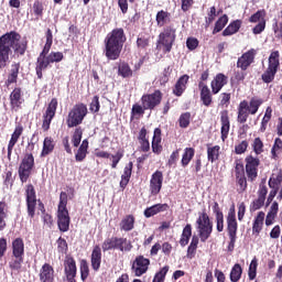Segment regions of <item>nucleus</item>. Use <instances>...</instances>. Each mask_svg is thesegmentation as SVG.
Instances as JSON below:
<instances>
[{
  "mask_svg": "<svg viewBox=\"0 0 282 282\" xmlns=\"http://www.w3.org/2000/svg\"><path fill=\"white\" fill-rule=\"evenodd\" d=\"M218 14L219 13H217V8L210 7L209 12L207 13V18H205V28H210L213 21L217 19Z\"/></svg>",
  "mask_w": 282,
  "mask_h": 282,
  "instance_id": "obj_59",
  "label": "nucleus"
},
{
  "mask_svg": "<svg viewBox=\"0 0 282 282\" xmlns=\"http://www.w3.org/2000/svg\"><path fill=\"white\" fill-rule=\"evenodd\" d=\"M149 265H151V260L144 258V256L140 254L134 258L131 264V272L134 276H142L149 272Z\"/></svg>",
  "mask_w": 282,
  "mask_h": 282,
  "instance_id": "obj_14",
  "label": "nucleus"
},
{
  "mask_svg": "<svg viewBox=\"0 0 282 282\" xmlns=\"http://www.w3.org/2000/svg\"><path fill=\"white\" fill-rule=\"evenodd\" d=\"M25 195L28 215L31 219H34V215H36V189H34V185H26Z\"/></svg>",
  "mask_w": 282,
  "mask_h": 282,
  "instance_id": "obj_16",
  "label": "nucleus"
},
{
  "mask_svg": "<svg viewBox=\"0 0 282 282\" xmlns=\"http://www.w3.org/2000/svg\"><path fill=\"white\" fill-rule=\"evenodd\" d=\"M246 162V173L249 182H256L257 177H259V164H261V160L254 158L252 155H248L245 159Z\"/></svg>",
  "mask_w": 282,
  "mask_h": 282,
  "instance_id": "obj_15",
  "label": "nucleus"
},
{
  "mask_svg": "<svg viewBox=\"0 0 282 282\" xmlns=\"http://www.w3.org/2000/svg\"><path fill=\"white\" fill-rule=\"evenodd\" d=\"M221 153V147L219 145H212L210 143L207 144V160L212 164L219 160V155Z\"/></svg>",
  "mask_w": 282,
  "mask_h": 282,
  "instance_id": "obj_36",
  "label": "nucleus"
},
{
  "mask_svg": "<svg viewBox=\"0 0 282 282\" xmlns=\"http://www.w3.org/2000/svg\"><path fill=\"white\" fill-rule=\"evenodd\" d=\"M87 113H89V110L84 102L75 104L68 111L66 118V124L68 129H74V127H80L85 118H87Z\"/></svg>",
  "mask_w": 282,
  "mask_h": 282,
  "instance_id": "obj_5",
  "label": "nucleus"
},
{
  "mask_svg": "<svg viewBox=\"0 0 282 282\" xmlns=\"http://www.w3.org/2000/svg\"><path fill=\"white\" fill-rule=\"evenodd\" d=\"M198 89L200 91V102L204 107H210L213 105V91L204 82H198Z\"/></svg>",
  "mask_w": 282,
  "mask_h": 282,
  "instance_id": "obj_23",
  "label": "nucleus"
},
{
  "mask_svg": "<svg viewBox=\"0 0 282 282\" xmlns=\"http://www.w3.org/2000/svg\"><path fill=\"white\" fill-rule=\"evenodd\" d=\"M83 140V128L78 127L75 129L73 137H72V143L75 148L80 147V142Z\"/></svg>",
  "mask_w": 282,
  "mask_h": 282,
  "instance_id": "obj_57",
  "label": "nucleus"
},
{
  "mask_svg": "<svg viewBox=\"0 0 282 282\" xmlns=\"http://www.w3.org/2000/svg\"><path fill=\"white\" fill-rule=\"evenodd\" d=\"M265 21V10H258L249 18V23H261Z\"/></svg>",
  "mask_w": 282,
  "mask_h": 282,
  "instance_id": "obj_61",
  "label": "nucleus"
},
{
  "mask_svg": "<svg viewBox=\"0 0 282 282\" xmlns=\"http://www.w3.org/2000/svg\"><path fill=\"white\" fill-rule=\"evenodd\" d=\"M22 135H23V126L20 123L15 126L11 134V138L9 140L8 154H7L8 160H12V151H14V147H17V142H19Z\"/></svg>",
  "mask_w": 282,
  "mask_h": 282,
  "instance_id": "obj_19",
  "label": "nucleus"
},
{
  "mask_svg": "<svg viewBox=\"0 0 282 282\" xmlns=\"http://www.w3.org/2000/svg\"><path fill=\"white\" fill-rule=\"evenodd\" d=\"M276 72L272 68H267L264 73L261 75L262 82L265 83L267 85H270V83L274 82V78L276 76Z\"/></svg>",
  "mask_w": 282,
  "mask_h": 282,
  "instance_id": "obj_53",
  "label": "nucleus"
},
{
  "mask_svg": "<svg viewBox=\"0 0 282 282\" xmlns=\"http://www.w3.org/2000/svg\"><path fill=\"white\" fill-rule=\"evenodd\" d=\"M28 39L22 37L19 32L11 31L0 36V69H6L10 63V54L25 56L28 52Z\"/></svg>",
  "mask_w": 282,
  "mask_h": 282,
  "instance_id": "obj_1",
  "label": "nucleus"
},
{
  "mask_svg": "<svg viewBox=\"0 0 282 282\" xmlns=\"http://www.w3.org/2000/svg\"><path fill=\"white\" fill-rule=\"evenodd\" d=\"M237 230H239V224L237 223V213L235 207L230 208L227 215V232L229 237L228 250L232 252L235 250V243H237Z\"/></svg>",
  "mask_w": 282,
  "mask_h": 282,
  "instance_id": "obj_8",
  "label": "nucleus"
},
{
  "mask_svg": "<svg viewBox=\"0 0 282 282\" xmlns=\"http://www.w3.org/2000/svg\"><path fill=\"white\" fill-rule=\"evenodd\" d=\"M79 270L82 281L86 282L89 276V263H87V260L80 261Z\"/></svg>",
  "mask_w": 282,
  "mask_h": 282,
  "instance_id": "obj_60",
  "label": "nucleus"
},
{
  "mask_svg": "<svg viewBox=\"0 0 282 282\" xmlns=\"http://www.w3.org/2000/svg\"><path fill=\"white\" fill-rule=\"evenodd\" d=\"M226 25H228V15L224 14L216 21L213 34H219V32H221V30H224Z\"/></svg>",
  "mask_w": 282,
  "mask_h": 282,
  "instance_id": "obj_51",
  "label": "nucleus"
},
{
  "mask_svg": "<svg viewBox=\"0 0 282 282\" xmlns=\"http://www.w3.org/2000/svg\"><path fill=\"white\" fill-rule=\"evenodd\" d=\"M220 138L223 142H226L230 133V116L228 115V110L220 111Z\"/></svg>",
  "mask_w": 282,
  "mask_h": 282,
  "instance_id": "obj_22",
  "label": "nucleus"
},
{
  "mask_svg": "<svg viewBox=\"0 0 282 282\" xmlns=\"http://www.w3.org/2000/svg\"><path fill=\"white\" fill-rule=\"evenodd\" d=\"M56 109H58V99L52 98L42 116V130L44 132L50 131L52 121L56 118Z\"/></svg>",
  "mask_w": 282,
  "mask_h": 282,
  "instance_id": "obj_11",
  "label": "nucleus"
},
{
  "mask_svg": "<svg viewBox=\"0 0 282 282\" xmlns=\"http://www.w3.org/2000/svg\"><path fill=\"white\" fill-rule=\"evenodd\" d=\"M118 76H121V78H132L133 77V69H131V66L127 62H121L118 65Z\"/></svg>",
  "mask_w": 282,
  "mask_h": 282,
  "instance_id": "obj_43",
  "label": "nucleus"
},
{
  "mask_svg": "<svg viewBox=\"0 0 282 282\" xmlns=\"http://www.w3.org/2000/svg\"><path fill=\"white\" fill-rule=\"evenodd\" d=\"M196 225V228L198 230V237L202 243H206V241H208V239H210V236L213 235V221L210 220V216H208V213H206V209H203V212L198 214Z\"/></svg>",
  "mask_w": 282,
  "mask_h": 282,
  "instance_id": "obj_6",
  "label": "nucleus"
},
{
  "mask_svg": "<svg viewBox=\"0 0 282 282\" xmlns=\"http://www.w3.org/2000/svg\"><path fill=\"white\" fill-rule=\"evenodd\" d=\"M101 263H102V249H100V246L96 245L93 248L91 256H90V264L94 272H98V270H100Z\"/></svg>",
  "mask_w": 282,
  "mask_h": 282,
  "instance_id": "obj_24",
  "label": "nucleus"
},
{
  "mask_svg": "<svg viewBox=\"0 0 282 282\" xmlns=\"http://www.w3.org/2000/svg\"><path fill=\"white\" fill-rule=\"evenodd\" d=\"M33 169H34V154L32 153L24 154V158L22 159L18 170L20 182H22V184H25V182L30 180V175H32Z\"/></svg>",
  "mask_w": 282,
  "mask_h": 282,
  "instance_id": "obj_9",
  "label": "nucleus"
},
{
  "mask_svg": "<svg viewBox=\"0 0 282 282\" xmlns=\"http://www.w3.org/2000/svg\"><path fill=\"white\" fill-rule=\"evenodd\" d=\"M89 111L91 113H98L100 111V97L98 95H95L91 99V102L89 105Z\"/></svg>",
  "mask_w": 282,
  "mask_h": 282,
  "instance_id": "obj_63",
  "label": "nucleus"
},
{
  "mask_svg": "<svg viewBox=\"0 0 282 282\" xmlns=\"http://www.w3.org/2000/svg\"><path fill=\"white\" fill-rule=\"evenodd\" d=\"M191 237H193V226L191 224H187L183 228L181 239L178 241L180 246H182V248H185V246H188V241H191Z\"/></svg>",
  "mask_w": 282,
  "mask_h": 282,
  "instance_id": "obj_38",
  "label": "nucleus"
},
{
  "mask_svg": "<svg viewBox=\"0 0 282 282\" xmlns=\"http://www.w3.org/2000/svg\"><path fill=\"white\" fill-rule=\"evenodd\" d=\"M252 149L256 155H261V153H263V141L261 140V138L258 137L253 140Z\"/></svg>",
  "mask_w": 282,
  "mask_h": 282,
  "instance_id": "obj_64",
  "label": "nucleus"
},
{
  "mask_svg": "<svg viewBox=\"0 0 282 282\" xmlns=\"http://www.w3.org/2000/svg\"><path fill=\"white\" fill-rule=\"evenodd\" d=\"M127 43V34H124V29L117 28L109 32L105 40V56L108 61H118L120 54H122V47Z\"/></svg>",
  "mask_w": 282,
  "mask_h": 282,
  "instance_id": "obj_2",
  "label": "nucleus"
},
{
  "mask_svg": "<svg viewBox=\"0 0 282 282\" xmlns=\"http://www.w3.org/2000/svg\"><path fill=\"white\" fill-rule=\"evenodd\" d=\"M188 75H182L174 85L173 94L180 98L185 91L189 80Z\"/></svg>",
  "mask_w": 282,
  "mask_h": 282,
  "instance_id": "obj_27",
  "label": "nucleus"
},
{
  "mask_svg": "<svg viewBox=\"0 0 282 282\" xmlns=\"http://www.w3.org/2000/svg\"><path fill=\"white\" fill-rule=\"evenodd\" d=\"M147 110L148 109L144 108L143 106H141L139 104H134L131 109L130 120H133L134 118H135V120H140V118H142L144 116V111H147Z\"/></svg>",
  "mask_w": 282,
  "mask_h": 282,
  "instance_id": "obj_49",
  "label": "nucleus"
},
{
  "mask_svg": "<svg viewBox=\"0 0 282 282\" xmlns=\"http://www.w3.org/2000/svg\"><path fill=\"white\" fill-rule=\"evenodd\" d=\"M234 173L236 177L237 193H246V191H248V178L246 177V167L243 166V163L236 161Z\"/></svg>",
  "mask_w": 282,
  "mask_h": 282,
  "instance_id": "obj_12",
  "label": "nucleus"
},
{
  "mask_svg": "<svg viewBox=\"0 0 282 282\" xmlns=\"http://www.w3.org/2000/svg\"><path fill=\"white\" fill-rule=\"evenodd\" d=\"M166 274H169V265L163 267L159 272H156L152 282H164Z\"/></svg>",
  "mask_w": 282,
  "mask_h": 282,
  "instance_id": "obj_62",
  "label": "nucleus"
},
{
  "mask_svg": "<svg viewBox=\"0 0 282 282\" xmlns=\"http://www.w3.org/2000/svg\"><path fill=\"white\" fill-rule=\"evenodd\" d=\"M39 276L41 282H54V267L50 263H44L40 269Z\"/></svg>",
  "mask_w": 282,
  "mask_h": 282,
  "instance_id": "obj_26",
  "label": "nucleus"
},
{
  "mask_svg": "<svg viewBox=\"0 0 282 282\" xmlns=\"http://www.w3.org/2000/svg\"><path fill=\"white\" fill-rule=\"evenodd\" d=\"M281 19V21H279ZM279 19H273L272 30L275 39L281 41L282 39V11L279 15Z\"/></svg>",
  "mask_w": 282,
  "mask_h": 282,
  "instance_id": "obj_48",
  "label": "nucleus"
},
{
  "mask_svg": "<svg viewBox=\"0 0 282 282\" xmlns=\"http://www.w3.org/2000/svg\"><path fill=\"white\" fill-rule=\"evenodd\" d=\"M50 51L42 50L35 63V74L39 80H43V72L52 67V59H50Z\"/></svg>",
  "mask_w": 282,
  "mask_h": 282,
  "instance_id": "obj_13",
  "label": "nucleus"
},
{
  "mask_svg": "<svg viewBox=\"0 0 282 282\" xmlns=\"http://www.w3.org/2000/svg\"><path fill=\"white\" fill-rule=\"evenodd\" d=\"M281 184H282V170L274 169L269 178L268 186L269 188H281Z\"/></svg>",
  "mask_w": 282,
  "mask_h": 282,
  "instance_id": "obj_31",
  "label": "nucleus"
},
{
  "mask_svg": "<svg viewBox=\"0 0 282 282\" xmlns=\"http://www.w3.org/2000/svg\"><path fill=\"white\" fill-rule=\"evenodd\" d=\"M12 257H25V242L23 238H15L12 241Z\"/></svg>",
  "mask_w": 282,
  "mask_h": 282,
  "instance_id": "obj_30",
  "label": "nucleus"
},
{
  "mask_svg": "<svg viewBox=\"0 0 282 282\" xmlns=\"http://www.w3.org/2000/svg\"><path fill=\"white\" fill-rule=\"evenodd\" d=\"M9 100H10L11 109L13 111H19L21 106L24 102V100H23V91H22L21 87H15L11 91V94L9 96Z\"/></svg>",
  "mask_w": 282,
  "mask_h": 282,
  "instance_id": "obj_20",
  "label": "nucleus"
},
{
  "mask_svg": "<svg viewBox=\"0 0 282 282\" xmlns=\"http://www.w3.org/2000/svg\"><path fill=\"white\" fill-rule=\"evenodd\" d=\"M23 257L13 256V258L9 261L11 274H21V270H23Z\"/></svg>",
  "mask_w": 282,
  "mask_h": 282,
  "instance_id": "obj_34",
  "label": "nucleus"
},
{
  "mask_svg": "<svg viewBox=\"0 0 282 282\" xmlns=\"http://www.w3.org/2000/svg\"><path fill=\"white\" fill-rule=\"evenodd\" d=\"M33 14L36 17V19L43 18V12H45V7L43 6V2L40 0H35L32 6Z\"/></svg>",
  "mask_w": 282,
  "mask_h": 282,
  "instance_id": "obj_55",
  "label": "nucleus"
},
{
  "mask_svg": "<svg viewBox=\"0 0 282 282\" xmlns=\"http://www.w3.org/2000/svg\"><path fill=\"white\" fill-rule=\"evenodd\" d=\"M158 28H164L166 23L171 22V13L169 11L160 10L155 17Z\"/></svg>",
  "mask_w": 282,
  "mask_h": 282,
  "instance_id": "obj_42",
  "label": "nucleus"
},
{
  "mask_svg": "<svg viewBox=\"0 0 282 282\" xmlns=\"http://www.w3.org/2000/svg\"><path fill=\"white\" fill-rule=\"evenodd\" d=\"M133 245L127 238L112 236L106 238L101 245L102 252H109V250H119L120 252H131Z\"/></svg>",
  "mask_w": 282,
  "mask_h": 282,
  "instance_id": "obj_7",
  "label": "nucleus"
},
{
  "mask_svg": "<svg viewBox=\"0 0 282 282\" xmlns=\"http://www.w3.org/2000/svg\"><path fill=\"white\" fill-rule=\"evenodd\" d=\"M163 97L164 94H162V90L156 89L151 94L142 95L141 105L144 107V109L153 111L156 107H160V105H162Z\"/></svg>",
  "mask_w": 282,
  "mask_h": 282,
  "instance_id": "obj_10",
  "label": "nucleus"
},
{
  "mask_svg": "<svg viewBox=\"0 0 282 282\" xmlns=\"http://www.w3.org/2000/svg\"><path fill=\"white\" fill-rule=\"evenodd\" d=\"M197 246H199V237L193 236L192 241L187 248V259H195V254H197Z\"/></svg>",
  "mask_w": 282,
  "mask_h": 282,
  "instance_id": "obj_46",
  "label": "nucleus"
},
{
  "mask_svg": "<svg viewBox=\"0 0 282 282\" xmlns=\"http://www.w3.org/2000/svg\"><path fill=\"white\" fill-rule=\"evenodd\" d=\"M120 230H123V232H131V230H133V228H135V216L133 215H126L120 224Z\"/></svg>",
  "mask_w": 282,
  "mask_h": 282,
  "instance_id": "obj_32",
  "label": "nucleus"
},
{
  "mask_svg": "<svg viewBox=\"0 0 282 282\" xmlns=\"http://www.w3.org/2000/svg\"><path fill=\"white\" fill-rule=\"evenodd\" d=\"M20 69H21V63H13L11 65V69L8 75V79L6 80L7 87H10V85H14V83H17V80H19Z\"/></svg>",
  "mask_w": 282,
  "mask_h": 282,
  "instance_id": "obj_35",
  "label": "nucleus"
},
{
  "mask_svg": "<svg viewBox=\"0 0 282 282\" xmlns=\"http://www.w3.org/2000/svg\"><path fill=\"white\" fill-rule=\"evenodd\" d=\"M226 85H228V76L224 75V73H218L210 83L212 94L216 96Z\"/></svg>",
  "mask_w": 282,
  "mask_h": 282,
  "instance_id": "obj_21",
  "label": "nucleus"
},
{
  "mask_svg": "<svg viewBox=\"0 0 282 282\" xmlns=\"http://www.w3.org/2000/svg\"><path fill=\"white\" fill-rule=\"evenodd\" d=\"M88 150H89V141L85 139L79 145L75 154L76 162H85V159L87 158V153H89Z\"/></svg>",
  "mask_w": 282,
  "mask_h": 282,
  "instance_id": "obj_37",
  "label": "nucleus"
},
{
  "mask_svg": "<svg viewBox=\"0 0 282 282\" xmlns=\"http://www.w3.org/2000/svg\"><path fill=\"white\" fill-rule=\"evenodd\" d=\"M281 152H282V140L281 138H276L271 149L272 160H279V154H281Z\"/></svg>",
  "mask_w": 282,
  "mask_h": 282,
  "instance_id": "obj_52",
  "label": "nucleus"
},
{
  "mask_svg": "<svg viewBox=\"0 0 282 282\" xmlns=\"http://www.w3.org/2000/svg\"><path fill=\"white\" fill-rule=\"evenodd\" d=\"M181 129H188L191 126V112H183L178 118Z\"/></svg>",
  "mask_w": 282,
  "mask_h": 282,
  "instance_id": "obj_58",
  "label": "nucleus"
},
{
  "mask_svg": "<svg viewBox=\"0 0 282 282\" xmlns=\"http://www.w3.org/2000/svg\"><path fill=\"white\" fill-rule=\"evenodd\" d=\"M6 219H8V203L0 200V232L8 228Z\"/></svg>",
  "mask_w": 282,
  "mask_h": 282,
  "instance_id": "obj_40",
  "label": "nucleus"
},
{
  "mask_svg": "<svg viewBox=\"0 0 282 282\" xmlns=\"http://www.w3.org/2000/svg\"><path fill=\"white\" fill-rule=\"evenodd\" d=\"M259 268V259H257V257H254L250 264H249V269H248V279L249 281H254V279H257V269Z\"/></svg>",
  "mask_w": 282,
  "mask_h": 282,
  "instance_id": "obj_50",
  "label": "nucleus"
},
{
  "mask_svg": "<svg viewBox=\"0 0 282 282\" xmlns=\"http://www.w3.org/2000/svg\"><path fill=\"white\" fill-rule=\"evenodd\" d=\"M133 174V162H129L124 169H123V173L121 175V180L119 183L120 188H122V191H124V188H127V186L129 185V182H131V175Z\"/></svg>",
  "mask_w": 282,
  "mask_h": 282,
  "instance_id": "obj_28",
  "label": "nucleus"
},
{
  "mask_svg": "<svg viewBox=\"0 0 282 282\" xmlns=\"http://www.w3.org/2000/svg\"><path fill=\"white\" fill-rule=\"evenodd\" d=\"M54 139L52 137H46L43 142V148L41 152V158H45L46 155H50L52 151H54Z\"/></svg>",
  "mask_w": 282,
  "mask_h": 282,
  "instance_id": "obj_45",
  "label": "nucleus"
},
{
  "mask_svg": "<svg viewBox=\"0 0 282 282\" xmlns=\"http://www.w3.org/2000/svg\"><path fill=\"white\" fill-rule=\"evenodd\" d=\"M239 30H241V20H235L223 31V36H232Z\"/></svg>",
  "mask_w": 282,
  "mask_h": 282,
  "instance_id": "obj_44",
  "label": "nucleus"
},
{
  "mask_svg": "<svg viewBox=\"0 0 282 282\" xmlns=\"http://www.w3.org/2000/svg\"><path fill=\"white\" fill-rule=\"evenodd\" d=\"M254 56H257V51L254 48H250L238 58L237 67L241 69V72H246L248 67L254 63Z\"/></svg>",
  "mask_w": 282,
  "mask_h": 282,
  "instance_id": "obj_18",
  "label": "nucleus"
},
{
  "mask_svg": "<svg viewBox=\"0 0 282 282\" xmlns=\"http://www.w3.org/2000/svg\"><path fill=\"white\" fill-rule=\"evenodd\" d=\"M263 221H265V213L259 212L252 224V235H261V231L263 230Z\"/></svg>",
  "mask_w": 282,
  "mask_h": 282,
  "instance_id": "obj_33",
  "label": "nucleus"
},
{
  "mask_svg": "<svg viewBox=\"0 0 282 282\" xmlns=\"http://www.w3.org/2000/svg\"><path fill=\"white\" fill-rule=\"evenodd\" d=\"M263 105V99L259 97H252L250 101L242 100L238 105L237 122L239 124H246L250 116H256L259 111V107Z\"/></svg>",
  "mask_w": 282,
  "mask_h": 282,
  "instance_id": "obj_3",
  "label": "nucleus"
},
{
  "mask_svg": "<svg viewBox=\"0 0 282 282\" xmlns=\"http://www.w3.org/2000/svg\"><path fill=\"white\" fill-rule=\"evenodd\" d=\"M242 274H243V268H241V264L236 263L231 268L229 279L231 282H238V281H241Z\"/></svg>",
  "mask_w": 282,
  "mask_h": 282,
  "instance_id": "obj_47",
  "label": "nucleus"
},
{
  "mask_svg": "<svg viewBox=\"0 0 282 282\" xmlns=\"http://www.w3.org/2000/svg\"><path fill=\"white\" fill-rule=\"evenodd\" d=\"M193 158H195V149L185 148L182 154L181 166H183V169H186V166H188V164H191V162L193 161Z\"/></svg>",
  "mask_w": 282,
  "mask_h": 282,
  "instance_id": "obj_41",
  "label": "nucleus"
},
{
  "mask_svg": "<svg viewBox=\"0 0 282 282\" xmlns=\"http://www.w3.org/2000/svg\"><path fill=\"white\" fill-rule=\"evenodd\" d=\"M162 184H164V174L162 171L156 170L150 178V195H152V197L160 195Z\"/></svg>",
  "mask_w": 282,
  "mask_h": 282,
  "instance_id": "obj_17",
  "label": "nucleus"
},
{
  "mask_svg": "<svg viewBox=\"0 0 282 282\" xmlns=\"http://www.w3.org/2000/svg\"><path fill=\"white\" fill-rule=\"evenodd\" d=\"M111 158V169H118L120 160L124 158V149H119L115 154H110Z\"/></svg>",
  "mask_w": 282,
  "mask_h": 282,
  "instance_id": "obj_54",
  "label": "nucleus"
},
{
  "mask_svg": "<svg viewBox=\"0 0 282 282\" xmlns=\"http://www.w3.org/2000/svg\"><path fill=\"white\" fill-rule=\"evenodd\" d=\"M69 224H72L69 212H57L58 230H61V232H67L69 230Z\"/></svg>",
  "mask_w": 282,
  "mask_h": 282,
  "instance_id": "obj_25",
  "label": "nucleus"
},
{
  "mask_svg": "<svg viewBox=\"0 0 282 282\" xmlns=\"http://www.w3.org/2000/svg\"><path fill=\"white\" fill-rule=\"evenodd\" d=\"M165 210H169V204H155L151 207H148L144 209L143 215L149 219L150 217H155L159 213H165Z\"/></svg>",
  "mask_w": 282,
  "mask_h": 282,
  "instance_id": "obj_29",
  "label": "nucleus"
},
{
  "mask_svg": "<svg viewBox=\"0 0 282 282\" xmlns=\"http://www.w3.org/2000/svg\"><path fill=\"white\" fill-rule=\"evenodd\" d=\"M280 58H281V54L279 53V51L271 52L269 56L268 68L279 72V67H281Z\"/></svg>",
  "mask_w": 282,
  "mask_h": 282,
  "instance_id": "obj_39",
  "label": "nucleus"
},
{
  "mask_svg": "<svg viewBox=\"0 0 282 282\" xmlns=\"http://www.w3.org/2000/svg\"><path fill=\"white\" fill-rule=\"evenodd\" d=\"M175 39H177V29L173 24L163 28L156 41L158 50H162L164 54L171 53L175 45Z\"/></svg>",
  "mask_w": 282,
  "mask_h": 282,
  "instance_id": "obj_4",
  "label": "nucleus"
},
{
  "mask_svg": "<svg viewBox=\"0 0 282 282\" xmlns=\"http://www.w3.org/2000/svg\"><path fill=\"white\" fill-rule=\"evenodd\" d=\"M57 213H69V210H67V193L66 192H62L59 194Z\"/></svg>",
  "mask_w": 282,
  "mask_h": 282,
  "instance_id": "obj_56",
  "label": "nucleus"
}]
</instances>
